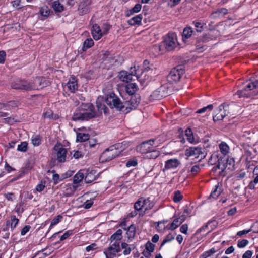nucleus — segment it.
Segmentation results:
<instances>
[{"mask_svg":"<svg viewBox=\"0 0 258 258\" xmlns=\"http://www.w3.org/2000/svg\"><path fill=\"white\" fill-rule=\"evenodd\" d=\"M45 78L36 77L33 80L16 79L11 84V87L16 90L26 91L42 89L48 85Z\"/></svg>","mask_w":258,"mask_h":258,"instance_id":"nucleus-1","label":"nucleus"},{"mask_svg":"<svg viewBox=\"0 0 258 258\" xmlns=\"http://www.w3.org/2000/svg\"><path fill=\"white\" fill-rule=\"evenodd\" d=\"M96 116L94 107L91 103H82L78 111L74 114L72 119L74 121H86Z\"/></svg>","mask_w":258,"mask_h":258,"instance_id":"nucleus-2","label":"nucleus"},{"mask_svg":"<svg viewBox=\"0 0 258 258\" xmlns=\"http://www.w3.org/2000/svg\"><path fill=\"white\" fill-rule=\"evenodd\" d=\"M236 94L238 95L239 98H249L257 95L258 80L249 82L244 88L237 91Z\"/></svg>","mask_w":258,"mask_h":258,"instance_id":"nucleus-3","label":"nucleus"},{"mask_svg":"<svg viewBox=\"0 0 258 258\" xmlns=\"http://www.w3.org/2000/svg\"><path fill=\"white\" fill-rule=\"evenodd\" d=\"M232 113V109L230 108L229 105L226 103H223L220 105L218 108L214 111L213 115V121L222 120L224 117Z\"/></svg>","mask_w":258,"mask_h":258,"instance_id":"nucleus-4","label":"nucleus"},{"mask_svg":"<svg viewBox=\"0 0 258 258\" xmlns=\"http://www.w3.org/2000/svg\"><path fill=\"white\" fill-rule=\"evenodd\" d=\"M122 151L118 150V147L111 146L106 149L101 155L99 160L101 162L109 161L116 157H117L121 153Z\"/></svg>","mask_w":258,"mask_h":258,"instance_id":"nucleus-5","label":"nucleus"},{"mask_svg":"<svg viewBox=\"0 0 258 258\" xmlns=\"http://www.w3.org/2000/svg\"><path fill=\"white\" fill-rule=\"evenodd\" d=\"M184 73L182 66H177L173 68L167 76V80L170 84L177 82Z\"/></svg>","mask_w":258,"mask_h":258,"instance_id":"nucleus-6","label":"nucleus"},{"mask_svg":"<svg viewBox=\"0 0 258 258\" xmlns=\"http://www.w3.org/2000/svg\"><path fill=\"white\" fill-rule=\"evenodd\" d=\"M156 140L155 139H150L145 142L137 146L136 150L137 152L142 154H145V155L154 147L159 146V143H155Z\"/></svg>","mask_w":258,"mask_h":258,"instance_id":"nucleus-7","label":"nucleus"},{"mask_svg":"<svg viewBox=\"0 0 258 258\" xmlns=\"http://www.w3.org/2000/svg\"><path fill=\"white\" fill-rule=\"evenodd\" d=\"M163 43L167 51L173 50L177 45L176 35L174 33H169L165 37Z\"/></svg>","mask_w":258,"mask_h":258,"instance_id":"nucleus-8","label":"nucleus"},{"mask_svg":"<svg viewBox=\"0 0 258 258\" xmlns=\"http://www.w3.org/2000/svg\"><path fill=\"white\" fill-rule=\"evenodd\" d=\"M185 155L188 157H192L194 158L203 159L205 157V149L200 146L190 147L186 149Z\"/></svg>","mask_w":258,"mask_h":258,"instance_id":"nucleus-9","label":"nucleus"},{"mask_svg":"<svg viewBox=\"0 0 258 258\" xmlns=\"http://www.w3.org/2000/svg\"><path fill=\"white\" fill-rule=\"evenodd\" d=\"M119 241H114L110 246L104 251L106 258H114L116 253L121 251Z\"/></svg>","mask_w":258,"mask_h":258,"instance_id":"nucleus-10","label":"nucleus"},{"mask_svg":"<svg viewBox=\"0 0 258 258\" xmlns=\"http://www.w3.org/2000/svg\"><path fill=\"white\" fill-rule=\"evenodd\" d=\"M54 150L56 152L57 160L58 162H64L66 161L67 150L62 147L61 144H56L54 148Z\"/></svg>","mask_w":258,"mask_h":258,"instance_id":"nucleus-11","label":"nucleus"},{"mask_svg":"<svg viewBox=\"0 0 258 258\" xmlns=\"http://www.w3.org/2000/svg\"><path fill=\"white\" fill-rule=\"evenodd\" d=\"M217 169H221V171L219 172V174L220 176L224 177L227 174L228 165L226 162V159L225 158L220 157L219 163L217 165L214 167L213 170H216Z\"/></svg>","mask_w":258,"mask_h":258,"instance_id":"nucleus-12","label":"nucleus"},{"mask_svg":"<svg viewBox=\"0 0 258 258\" xmlns=\"http://www.w3.org/2000/svg\"><path fill=\"white\" fill-rule=\"evenodd\" d=\"M213 35L211 34H207L204 36H201L197 38L196 47L197 50H199L200 51L202 52L203 51V42H206L209 40L212 39V37Z\"/></svg>","mask_w":258,"mask_h":258,"instance_id":"nucleus-13","label":"nucleus"},{"mask_svg":"<svg viewBox=\"0 0 258 258\" xmlns=\"http://www.w3.org/2000/svg\"><path fill=\"white\" fill-rule=\"evenodd\" d=\"M90 0H83L79 4L78 12L80 15H84L88 13L90 11Z\"/></svg>","mask_w":258,"mask_h":258,"instance_id":"nucleus-14","label":"nucleus"},{"mask_svg":"<svg viewBox=\"0 0 258 258\" xmlns=\"http://www.w3.org/2000/svg\"><path fill=\"white\" fill-rule=\"evenodd\" d=\"M111 108H115L116 109L123 112H128V103L122 102L118 98Z\"/></svg>","mask_w":258,"mask_h":258,"instance_id":"nucleus-15","label":"nucleus"},{"mask_svg":"<svg viewBox=\"0 0 258 258\" xmlns=\"http://www.w3.org/2000/svg\"><path fill=\"white\" fill-rule=\"evenodd\" d=\"M180 163L177 159H171L165 162L164 170H169L177 168Z\"/></svg>","mask_w":258,"mask_h":258,"instance_id":"nucleus-16","label":"nucleus"},{"mask_svg":"<svg viewBox=\"0 0 258 258\" xmlns=\"http://www.w3.org/2000/svg\"><path fill=\"white\" fill-rule=\"evenodd\" d=\"M227 14H228V10L226 8H222L213 11L210 15V17L212 19H216L223 17Z\"/></svg>","mask_w":258,"mask_h":258,"instance_id":"nucleus-17","label":"nucleus"},{"mask_svg":"<svg viewBox=\"0 0 258 258\" xmlns=\"http://www.w3.org/2000/svg\"><path fill=\"white\" fill-rule=\"evenodd\" d=\"M91 30L93 37L95 40H98L103 36L102 30L97 24L93 25Z\"/></svg>","mask_w":258,"mask_h":258,"instance_id":"nucleus-18","label":"nucleus"},{"mask_svg":"<svg viewBox=\"0 0 258 258\" xmlns=\"http://www.w3.org/2000/svg\"><path fill=\"white\" fill-rule=\"evenodd\" d=\"M140 99L136 96H132L129 101L125 102L128 103V112L134 108H135L140 103Z\"/></svg>","mask_w":258,"mask_h":258,"instance_id":"nucleus-19","label":"nucleus"},{"mask_svg":"<svg viewBox=\"0 0 258 258\" xmlns=\"http://www.w3.org/2000/svg\"><path fill=\"white\" fill-rule=\"evenodd\" d=\"M67 87L72 93H74L78 88L77 81L75 78L70 79L67 84Z\"/></svg>","mask_w":258,"mask_h":258,"instance_id":"nucleus-20","label":"nucleus"},{"mask_svg":"<svg viewBox=\"0 0 258 258\" xmlns=\"http://www.w3.org/2000/svg\"><path fill=\"white\" fill-rule=\"evenodd\" d=\"M139 72V71L135 69V67H134V70L132 71L131 73H128L127 72L126 81H125V82L128 83L129 82L133 80V77L139 79L140 78Z\"/></svg>","mask_w":258,"mask_h":258,"instance_id":"nucleus-21","label":"nucleus"},{"mask_svg":"<svg viewBox=\"0 0 258 258\" xmlns=\"http://www.w3.org/2000/svg\"><path fill=\"white\" fill-rule=\"evenodd\" d=\"M126 235L128 239H132L134 238L136 233V226L134 224L131 225L126 228Z\"/></svg>","mask_w":258,"mask_h":258,"instance_id":"nucleus-22","label":"nucleus"},{"mask_svg":"<svg viewBox=\"0 0 258 258\" xmlns=\"http://www.w3.org/2000/svg\"><path fill=\"white\" fill-rule=\"evenodd\" d=\"M142 16L141 14L136 15L127 21V23L130 25L134 26L136 25L141 24V20Z\"/></svg>","mask_w":258,"mask_h":258,"instance_id":"nucleus-23","label":"nucleus"},{"mask_svg":"<svg viewBox=\"0 0 258 258\" xmlns=\"http://www.w3.org/2000/svg\"><path fill=\"white\" fill-rule=\"evenodd\" d=\"M137 89L138 87L136 83H128L125 86V91L130 95L134 94Z\"/></svg>","mask_w":258,"mask_h":258,"instance_id":"nucleus-24","label":"nucleus"},{"mask_svg":"<svg viewBox=\"0 0 258 258\" xmlns=\"http://www.w3.org/2000/svg\"><path fill=\"white\" fill-rule=\"evenodd\" d=\"M9 224L10 222L9 221H7L6 225L3 227L1 231V234L2 237L3 238L7 239L9 238L10 236V233L9 232Z\"/></svg>","mask_w":258,"mask_h":258,"instance_id":"nucleus-25","label":"nucleus"},{"mask_svg":"<svg viewBox=\"0 0 258 258\" xmlns=\"http://www.w3.org/2000/svg\"><path fill=\"white\" fill-rule=\"evenodd\" d=\"M118 98V97L114 93H111L107 96L106 103L111 107Z\"/></svg>","mask_w":258,"mask_h":258,"instance_id":"nucleus-26","label":"nucleus"},{"mask_svg":"<svg viewBox=\"0 0 258 258\" xmlns=\"http://www.w3.org/2000/svg\"><path fill=\"white\" fill-rule=\"evenodd\" d=\"M143 208H144L145 211L150 210L153 207L154 203L152 201H151L149 198L147 199L143 198Z\"/></svg>","mask_w":258,"mask_h":258,"instance_id":"nucleus-27","label":"nucleus"},{"mask_svg":"<svg viewBox=\"0 0 258 258\" xmlns=\"http://www.w3.org/2000/svg\"><path fill=\"white\" fill-rule=\"evenodd\" d=\"M160 155V152L158 150H154L153 148L146 155L145 157L148 159H155Z\"/></svg>","mask_w":258,"mask_h":258,"instance_id":"nucleus-28","label":"nucleus"},{"mask_svg":"<svg viewBox=\"0 0 258 258\" xmlns=\"http://www.w3.org/2000/svg\"><path fill=\"white\" fill-rule=\"evenodd\" d=\"M220 157H219V153L218 152H215L212 154L208 160V163L210 165H214L217 162L218 163H219V160Z\"/></svg>","mask_w":258,"mask_h":258,"instance_id":"nucleus-29","label":"nucleus"},{"mask_svg":"<svg viewBox=\"0 0 258 258\" xmlns=\"http://www.w3.org/2000/svg\"><path fill=\"white\" fill-rule=\"evenodd\" d=\"M142 8V6L140 4H136L135 6L131 9L128 10L126 13V17H130L133 15L135 13L139 12Z\"/></svg>","mask_w":258,"mask_h":258,"instance_id":"nucleus-30","label":"nucleus"},{"mask_svg":"<svg viewBox=\"0 0 258 258\" xmlns=\"http://www.w3.org/2000/svg\"><path fill=\"white\" fill-rule=\"evenodd\" d=\"M122 232L121 229L117 230L116 232L110 237L111 243H112L113 241H119V240L122 238Z\"/></svg>","mask_w":258,"mask_h":258,"instance_id":"nucleus-31","label":"nucleus"},{"mask_svg":"<svg viewBox=\"0 0 258 258\" xmlns=\"http://www.w3.org/2000/svg\"><path fill=\"white\" fill-rule=\"evenodd\" d=\"M89 139V135L82 133H78L77 134V141L85 142Z\"/></svg>","mask_w":258,"mask_h":258,"instance_id":"nucleus-32","label":"nucleus"},{"mask_svg":"<svg viewBox=\"0 0 258 258\" xmlns=\"http://www.w3.org/2000/svg\"><path fill=\"white\" fill-rule=\"evenodd\" d=\"M122 248L124 249L123 254L124 255H127L130 253L132 249L135 248V246L133 245H128L126 243H122L121 244Z\"/></svg>","mask_w":258,"mask_h":258,"instance_id":"nucleus-33","label":"nucleus"},{"mask_svg":"<svg viewBox=\"0 0 258 258\" xmlns=\"http://www.w3.org/2000/svg\"><path fill=\"white\" fill-rule=\"evenodd\" d=\"M50 10L47 6H44L40 8L39 10V14L42 17L46 18L49 15Z\"/></svg>","mask_w":258,"mask_h":258,"instance_id":"nucleus-34","label":"nucleus"},{"mask_svg":"<svg viewBox=\"0 0 258 258\" xmlns=\"http://www.w3.org/2000/svg\"><path fill=\"white\" fill-rule=\"evenodd\" d=\"M96 179V176L92 171L88 173L85 178V181L86 183H90L94 181Z\"/></svg>","mask_w":258,"mask_h":258,"instance_id":"nucleus-35","label":"nucleus"},{"mask_svg":"<svg viewBox=\"0 0 258 258\" xmlns=\"http://www.w3.org/2000/svg\"><path fill=\"white\" fill-rule=\"evenodd\" d=\"M221 152L223 155H226L229 152V147L228 145L225 142H222L219 145Z\"/></svg>","mask_w":258,"mask_h":258,"instance_id":"nucleus-36","label":"nucleus"},{"mask_svg":"<svg viewBox=\"0 0 258 258\" xmlns=\"http://www.w3.org/2000/svg\"><path fill=\"white\" fill-rule=\"evenodd\" d=\"M192 34V30L191 27H186L184 29L182 33L183 38L188 39Z\"/></svg>","mask_w":258,"mask_h":258,"instance_id":"nucleus-37","label":"nucleus"},{"mask_svg":"<svg viewBox=\"0 0 258 258\" xmlns=\"http://www.w3.org/2000/svg\"><path fill=\"white\" fill-rule=\"evenodd\" d=\"M84 178V175L83 173L78 172L73 178V183L77 184L80 182Z\"/></svg>","mask_w":258,"mask_h":258,"instance_id":"nucleus-38","label":"nucleus"},{"mask_svg":"<svg viewBox=\"0 0 258 258\" xmlns=\"http://www.w3.org/2000/svg\"><path fill=\"white\" fill-rule=\"evenodd\" d=\"M221 194V189L218 188V185H216L214 191H213L210 194L209 198V199H217Z\"/></svg>","mask_w":258,"mask_h":258,"instance_id":"nucleus-39","label":"nucleus"},{"mask_svg":"<svg viewBox=\"0 0 258 258\" xmlns=\"http://www.w3.org/2000/svg\"><path fill=\"white\" fill-rule=\"evenodd\" d=\"M94 45V41L92 39H87L84 42L82 49L85 51L86 49L91 47Z\"/></svg>","mask_w":258,"mask_h":258,"instance_id":"nucleus-40","label":"nucleus"},{"mask_svg":"<svg viewBox=\"0 0 258 258\" xmlns=\"http://www.w3.org/2000/svg\"><path fill=\"white\" fill-rule=\"evenodd\" d=\"M143 198H140L138 199V200L135 203L134 208L137 210H141L142 208H143Z\"/></svg>","mask_w":258,"mask_h":258,"instance_id":"nucleus-41","label":"nucleus"},{"mask_svg":"<svg viewBox=\"0 0 258 258\" xmlns=\"http://www.w3.org/2000/svg\"><path fill=\"white\" fill-rule=\"evenodd\" d=\"M185 136L186 137L187 140L190 142L192 143L194 141V138L191 129L188 128L185 131Z\"/></svg>","mask_w":258,"mask_h":258,"instance_id":"nucleus-42","label":"nucleus"},{"mask_svg":"<svg viewBox=\"0 0 258 258\" xmlns=\"http://www.w3.org/2000/svg\"><path fill=\"white\" fill-rule=\"evenodd\" d=\"M52 7L54 10L57 12H61L63 10V6L58 1H54L53 3Z\"/></svg>","mask_w":258,"mask_h":258,"instance_id":"nucleus-43","label":"nucleus"},{"mask_svg":"<svg viewBox=\"0 0 258 258\" xmlns=\"http://www.w3.org/2000/svg\"><path fill=\"white\" fill-rule=\"evenodd\" d=\"M11 229L12 230H13L14 228H15L18 224L19 220L15 216L12 215L11 217Z\"/></svg>","mask_w":258,"mask_h":258,"instance_id":"nucleus-44","label":"nucleus"},{"mask_svg":"<svg viewBox=\"0 0 258 258\" xmlns=\"http://www.w3.org/2000/svg\"><path fill=\"white\" fill-rule=\"evenodd\" d=\"M226 162L228 165V170H232L235 165V161L232 158H228L226 159Z\"/></svg>","mask_w":258,"mask_h":258,"instance_id":"nucleus-45","label":"nucleus"},{"mask_svg":"<svg viewBox=\"0 0 258 258\" xmlns=\"http://www.w3.org/2000/svg\"><path fill=\"white\" fill-rule=\"evenodd\" d=\"M28 149V143L26 142H23L18 145L17 150L19 151L25 152Z\"/></svg>","mask_w":258,"mask_h":258,"instance_id":"nucleus-46","label":"nucleus"},{"mask_svg":"<svg viewBox=\"0 0 258 258\" xmlns=\"http://www.w3.org/2000/svg\"><path fill=\"white\" fill-rule=\"evenodd\" d=\"M174 235H172L171 233L168 234L162 241L160 248H161L167 242H170L171 241L173 240L174 239Z\"/></svg>","mask_w":258,"mask_h":258,"instance_id":"nucleus-47","label":"nucleus"},{"mask_svg":"<svg viewBox=\"0 0 258 258\" xmlns=\"http://www.w3.org/2000/svg\"><path fill=\"white\" fill-rule=\"evenodd\" d=\"M182 222H180V220L177 218H175L170 225V229L174 230L176 229Z\"/></svg>","mask_w":258,"mask_h":258,"instance_id":"nucleus-48","label":"nucleus"},{"mask_svg":"<svg viewBox=\"0 0 258 258\" xmlns=\"http://www.w3.org/2000/svg\"><path fill=\"white\" fill-rule=\"evenodd\" d=\"M216 251H217V250H215L214 248H212L211 249H210L209 250H208V251L205 252L204 253H203L202 254L201 256L203 258H207V257L210 256L211 255H212V254H213L214 253H215Z\"/></svg>","mask_w":258,"mask_h":258,"instance_id":"nucleus-49","label":"nucleus"},{"mask_svg":"<svg viewBox=\"0 0 258 258\" xmlns=\"http://www.w3.org/2000/svg\"><path fill=\"white\" fill-rule=\"evenodd\" d=\"M62 219V216L61 215H58L56 217H55L51 221L50 228L52 227L54 225H56L57 223H58L60 220Z\"/></svg>","mask_w":258,"mask_h":258,"instance_id":"nucleus-50","label":"nucleus"},{"mask_svg":"<svg viewBox=\"0 0 258 258\" xmlns=\"http://www.w3.org/2000/svg\"><path fill=\"white\" fill-rule=\"evenodd\" d=\"M41 139L39 135H36L32 139V143L34 146H39L41 144Z\"/></svg>","mask_w":258,"mask_h":258,"instance_id":"nucleus-51","label":"nucleus"},{"mask_svg":"<svg viewBox=\"0 0 258 258\" xmlns=\"http://www.w3.org/2000/svg\"><path fill=\"white\" fill-rule=\"evenodd\" d=\"M155 245L150 241H148L145 245V250L149 252H153L154 250Z\"/></svg>","mask_w":258,"mask_h":258,"instance_id":"nucleus-52","label":"nucleus"},{"mask_svg":"<svg viewBox=\"0 0 258 258\" xmlns=\"http://www.w3.org/2000/svg\"><path fill=\"white\" fill-rule=\"evenodd\" d=\"M97 107L98 108V111L102 113V111H103L105 113L106 112L107 108L105 105L101 103L100 102H97Z\"/></svg>","mask_w":258,"mask_h":258,"instance_id":"nucleus-53","label":"nucleus"},{"mask_svg":"<svg viewBox=\"0 0 258 258\" xmlns=\"http://www.w3.org/2000/svg\"><path fill=\"white\" fill-rule=\"evenodd\" d=\"M44 251L45 250H42V251H38L33 258H44L50 253V252L49 253L44 252Z\"/></svg>","mask_w":258,"mask_h":258,"instance_id":"nucleus-54","label":"nucleus"},{"mask_svg":"<svg viewBox=\"0 0 258 258\" xmlns=\"http://www.w3.org/2000/svg\"><path fill=\"white\" fill-rule=\"evenodd\" d=\"M183 198V196L181 194V192L178 190L175 192L174 196L173 197V200L175 202H179Z\"/></svg>","mask_w":258,"mask_h":258,"instance_id":"nucleus-55","label":"nucleus"},{"mask_svg":"<svg viewBox=\"0 0 258 258\" xmlns=\"http://www.w3.org/2000/svg\"><path fill=\"white\" fill-rule=\"evenodd\" d=\"M195 27L197 28V32H201L203 28L204 24L200 22H193Z\"/></svg>","mask_w":258,"mask_h":258,"instance_id":"nucleus-56","label":"nucleus"},{"mask_svg":"<svg viewBox=\"0 0 258 258\" xmlns=\"http://www.w3.org/2000/svg\"><path fill=\"white\" fill-rule=\"evenodd\" d=\"M248 243L249 242L247 240L243 239L238 241L237 246L239 248H243L245 247Z\"/></svg>","mask_w":258,"mask_h":258,"instance_id":"nucleus-57","label":"nucleus"},{"mask_svg":"<svg viewBox=\"0 0 258 258\" xmlns=\"http://www.w3.org/2000/svg\"><path fill=\"white\" fill-rule=\"evenodd\" d=\"M258 183V175L255 177L253 181H251L248 187L250 189H254L255 188V184Z\"/></svg>","mask_w":258,"mask_h":258,"instance_id":"nucleus-58","label":"nucleus"},{"mask_svg":"<svg viewBox=\"0 0 258 258\" xmlns=\"http://www.w3.org/2000/svg\"><path fill=\"white\" fill-rule=\"evenodd\" d=\"M213 108V106L212 104L208 105L206 107H204L201 109H200L197 111V113H202L205 112L207 109L212 110Z\"/></svg>","mask_w":258,"mask_h":258,"instance_id":"nucleus-59","label":"nucleus"},{"mask_svg":"<svg viewBox=\"0 0 258 258\" xmlns=\"http://www.w3.org/2000/svg\"><path fill=\"white\" fill-rule=\"evenodd\" d=\"M127 72L126 71H121L119 74V78L120 80L123 82L126 81Z\"/></svg>","mask_w":258,"mask_h":258,"instance_id":"nucleus-60","label":"nucleus"},{"mask_svg":"<svg viewBox=\"0 0 258 258\" xmlns=\"http://www.w3.org/2000/svg\"><path fill=\"white\" fill-rule=\"evenodd\" d=\"M138 164V160L137 159L130 160L126 163V166L127 167L131 166H136Z\"/></svg>","mask_w":258,"mask_h":258,"instance_id":"nucleus-61","label":"nucleus"},{"mask_svg":"<svg viewBox=\"0 0 258 258\" xmlns=\"http://www.w3.org/2000/svg\"><path fill=\"white\" fill-rule=\"evenodd\" d=\"M111 28V26L109 24H107V23H105L103 25V30L102 31V32L103 33V35H105V34H107L109 30V29H110Z\"/></svg>","mask_w":258,"mask_h":258,"instance_id":"nucleus-62","label":"nucleus"},{"mask_svg":"<svg viewBox=\"0 0 258 258\" xmlns=\"http://www.w3.org/2000/svg\"><path fill=\"white\" fill-rule=\"evenodd\" d=\"M19 105V102L18 101H10L8 103L7 106L9 108L17 107Z\"/></svg>","mask_w":258,"mask_h":258,"instance_id":"nucleus-63","label":"nucleus"},{"mask_svg":"<svg viewBox=\"0 0 258 258\" xmlns=\"http://www.w3.org/2000/svg\"><path fill=\"white\" fill-rule=\"evenodd\" d=\"M72 234V230H68L66 231L60 238V241H63L67 239L69 236Z\"/></svg>","mask_w":258,"mask_h":258,"instance_id":"nucleus-64","label":"nucleus"}]
</instances>
